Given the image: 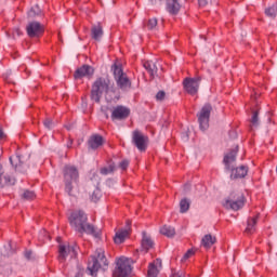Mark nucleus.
Here are the masks:
<instances>
[{
  "label": "nucleus",
  "mask_w": 277,
  "mask_h": 277,
  "mask_svg": "<svg viewBox=\"0 0 277 277\" xmlns=\"http://www.w3.org/2000/svg\"><path fill=\"white\" fill-rule=\"evenodd\" d=\"M69 223L78 233H87L93 235L96 239L101 237V232L96 230L93 225L88 223V215L82 210L74 211L69 216Z\"/></svg>",
  "instance_id": "obj_1"
},
{
  "label": "nucleus",
  "mask_w": 277,
  "mask_h": 277,
  "mask_svg": "<svg viewBox=\"0 0 277 277\" xmlns=\"http://www.w3.org/2000/svg\"><path fill=\"white\" fill-rule=\"evenodd\" d=\"M63 174L65 192H67L68 196H77L79 194V170L75 166L67 164L64 167Z\"/></svg>",
  "instance_id": "obj_2"
},
{
  "label": "nucleus",
  "mask_w": 277,
  "mask_h": 277,
  "mask_svg": "<svg viewBox=\"0 0 277 277\" xmlns=\"http://www.w3.org/2000/svg\"><path fill=\"white\" fill-rule=\"evenodd\" d=\"M237 151H238L237 147L235 149H232L229 153H227L224 156V159H223L225 169L232 171V174H230L232 180L246 179V176H248V167L240 166L237 168H233V164L235 163V161H237Z\"/></svg>",
  "instance_id": "obj_3"
},
{
  "label": "nucleus",
  "mask_w": 277,
  "mask_h": 277,
  "mask_svg": "<svg viewBox=\"0 0 277 277\" xmlns=\"http://www.w3.org/2000/svg\"><path fill=\"white\" fill-rule=\"evenodd\" d=\"M113 84L111 80L107 77H100L92 84L91 89V101L94 103H101V98L103 95L109 94V90H111Z\"/></svg>",
  "instance_id": "obj_4"
},
{
  "label": "nucleus",
  "mask_w": 277,
  "mask_h": 277,
  "mask_svg": "<svg viewBox=\"0 0 277 277\" xmlns=\"http://www.w3.org/2000/svg\"><path fill=\"white\" fill-rule=\"evenodd\" d=\"M109 265V262L107 261V258L105 256V250L97 249L95 251V254L91 256L88 263V271L91 276H96L98 273V269H107Z\"/></svg>",
  "instance_id": "obj_5"
},
{
  "label": "nucleus",
  "mask_w": 277,
  "mask_h": 277,
  "mask_svg": "<svg viewBox=\"0 0 277 277\" xmlns=\"http://www.w3.org/2000/svg\"><path fill=\"white\" fill-rule=\"evenodd\" d=\"M113 72L117 88L121 90V92H129L132 88V82L127 72L122 70V66L115 64L113 66Z\"/></svg>",
  "instance_id": "obj_6"
},
{
  "label": "nucleus",
  "mask_w": 277,
  "mask_h": 277,
  "mask_svg": "<svg viewBox=\"0 0 277 277\" xmlns=\"http://www.w3.org/2000/svg\"><path fill=\"white\" fill-rule=\"evenodd\" d=\"M133 272L131 266V259L121 256L116 261V267L113 272L114 277H129Z\"/></svg>",
  "instance_id": "obj_7"
},
{
  "label": "nucleus",
  "mask_w": 277,
  "mask_h": 277,
  "mask_svg": "<svg viewBox=\"0 0 277 277\" xmlns=\"http://www.w3.org/2000/svg\"><path fill=\"white\" fill-rule=\"evenodd\" d=\"M245 205L246 196H243L242 193H232L223 202V207L232 211H239V209H243Z\"/></svg>",
  "instance_id": "obj_8"
},
{
  "label": "nucleus",
  "mask_w": 277,
  "mask_h": 277,
  "mask_svg": "<svg viewBox=\"0 0 277 277\" xmlns=\"http://www.w3.org/2000/svg\"><path fill=\"white\" fill-rule=\"evenodd\" d=\"M211 111H213V107L211 104H205L200 111L197 114L199 129L201 131H207L209 129V120L211 118Z\"/></svg>",
  "instance_id": "obj_9"
},
{
  "label": "nucleus",
  "mask_w": 277,
  "mask_h": 277,
  "mask_svg": "<svg viewBox=\"0 0 277 277\" xmlns=\"http://www.w3.org/2000/svg\"><path fill=\"white\" fill-rule=\"evenodd\" d=\"M132 144L137 148V150L144 153L146 151V148H148V136L140 130H134L132 132Z\"/></svg>",
  "instance_id": "obj_10"
},
{
  "label": "nucleus",
  "mask_w": 277,
  "mask_h": 277,
  "mask_svg": "<svg viewBox=\"0 0 277 277\" xmlns=\"http://www.w3.org/2000/svg\"><path fill=\"white\" fill-rule=\"evenodd\" d=\"M200 81H202V78L200 77L185 78L183 81L185 92H187V94H190L192 96L198 94V89L200 88Z\"/></svg>",
  "instance_id": "obj_11"
},
{
  "label": "nucleus",
  "mask_w": 277,
  "mask_h": 277,
  "mask_svg": "<svg viewBox=\"0 0 277 277\" xmlns=\"http://www.w3.org/2000/svg\"><path fill=\"white\" fill-rule=\"evenodd\" d=\"M29 38H40L44 34V26L40 22H30L26 27Z\"/></svg>",
  "instance_id": "obj_12"
},
{
  "label": "nucleus",
  "mask_w": 277,
  "mask_h": 277,
  "mask_svg": "<svg viewBox=\"0 0 277 277\" xmlns=\"http://www.w3.org/2000/svg\"><path fill=\"white\" fill-rule=\"evenodd\" d=\"M131 110L124 106H117L111 110V120H126L129 118Z\"/></svg>",
  "instance_id": "obj_13"
},
{
  "label": "nucleus",
  "mask_w": 277,
  "mask_h": 277,
  "mask_svg": "<svg viewBox=\"0 0 277 277\" xmlns=\"http://www.w3.org/2000/svg\"><path fill=\"white\" fill-rule=\"evenodd\" d=\"M77 256V250L74 249V247H66L64 245H60L58 247V261L64 262L66 261L67 256Z\"/></svg>",
  "instance_id": "obj_14"
},
{
  "label": "nucleus",
  "mask_w": 277,
  "mask_h": 277,
  "mask_svg": "<svg viewBox=\"0 0 277 277\" xmlns=\"http://www.w3.org/2000/svg\"><path fill=\"white\" fill-rule=\"evenodd\" d=\"M131 233V221H127V225L124 229H120L119 232L116 233L114 241L117 245L124 243V239L129 237Z\"/></svg>",
  "instance_id": "obj_15"
},
{
  "label": "nucleus",
  "mask_w": 277,
  "mask_h": 277,
  "mask_svg": "<svg viewBox=\"0 0 277 277\" xmlns=\"http://www.w3.org/2000/svg\"><path fill=\"white\" fill-rule=\"evenodd\" d=\"M94 75V67L90 65H82L74 74V79H83V77H92Z\"/></svg>",
  "instance_id": "obj_16"
},
{
  "label": "nucleus",
  "mask_w": 277,
  "mask_h": 277,
  "mask_svg": "<svg viewBox=\"0 0 277 277\" xmlns=\"http://www.w3.org/2000/svg\"><path fill=\"white\" fill-rule=\"evenodd\" d=\"M103 144H105V140L103 138V136L101 134H93L90 136V138L88 141V146L92 150H96L97 148H101V146H103Z\"/></svg>",
  "instance_id": "obj_17"
},
{
  "label": "nucleus",
  "mask_w": 277,
  "mask_h": 277,
  "mask_svg": "<svg viewBox=\"0 0 277 277\" xmlns=\"http://www.w3.org/2000/svg\"><path fill=\"white\" fill-rule=\"evenodd\" d=\"M16 180L9 175L8 173L3 172V167L0 170V187H10V185H15Z\"/></svg>",
  "instance_id": "obj_18"
},
{
  "label": "nucleus",
  "mask_w": 277,
  "mask_h": 277,
  "mask_svg": "<svg viewBox=\"0 0 277 277\" xmlns=\"http://www.w3.org/2000/svg\"><path fill=\"white\" fill-rule=\"evenodd\" d=\"M181 0H167V11L169 14L176 15L181 12Z\"/></svg>",
  "instance_id": "obj_19"
},
{
  "label": "nucleus",
  "mask_w": 277,
  "mask_h": 277,
  "mask_svg": "<svg viewBox=\"0 0 277 277\" xmlns=\"http://www.w3.org/2000/svg\"><path fill=\"white\" fill-rule=\"evenodd\" d=\"M258 222H259V214H256L255 216L249 217L247 221V227L245 229V233H247V235H252V234L256 233V223Z\"/></svg>",
  "instance_id": "obj_20"
},
{
  "label": "nucleus",
  "mask_w": 277,
  "mask_h": 277,
  "mask_svg": "<svg viewBox=\"0 0 277 277\" xmlns=\"http://www.w3.org/2000/svg\"><path fill=\"white\" fill-rule=\"evenodd\" d=\"M91 38L97 42L103 38V24L97 23L91 27Z\"/></svg>",
  "instance_id": "obj_21"
},
{
  "label": "nucleus",
  "mask_w": 277,
  "mask_h": 277,
  "mask_svg": "<svg viewBox=\"0 0 277 277\" xmlns=\"http://www.w3.org/2000/svg\"><path fill=\"white\" fill-rule=\"evenodd\" d=\"M159 267H161V260L157 259L154 263L149 264L147 276L148 277L159 276Z\"/></svg>",
  "instance_id": "obj_22"
},
{
  "label": "nucleus",
  "mask_w": 277,
  "mask_h": 277,
  "mask_svg": "<svg viewBox=\"0 0 277 277\" xmlns=\"http://www.w3.org/2000/svg\"><path fill=\"white\" fill-rule=\"evenodd\" d=\"M143 238H142V248L143 250H145V252H148V250H150L151 248H154L155 242L153 241V239L150 238V236L146 235V232L142 233Z\"/></svg>",
  "instance_id": "obj_23"
},
{
  "label": "nucleus",
  "mask_w": 277,
  "mask_h": 277,
  "mask_svg": "<svg viewBox=\"0 0 277 277\" xmlns=\"http://www.w3.org/2000/svg\"><path fill=\"white\" fill-rule=\"evenodd\" d=\"M215 241H217L215 237L211 236V234H207L201 240V246H203L206 250H209V248H211V246H213Z\"/></svg>",
  "instance_id": "obj_24"
},
{
  "label": "nucleus",
  "mask_w": 277,
  "mask_h": 277,
  "mask_svg": "<svg viewBox=\"0 0 277 277\" xmlns=\"http://www.w3.org/2000/svg\"><path fill=\"white\" fill-rule=\"evenodd\" d=\"M143 66L146 68L147 72H149L150 77H155L157 75V65H155L153 61L144 62Z\"/></svg>",
  "instance_id": "obj_25"
},
{
  "label": "nucleus",
  "mask_w": 277,
  "mask_h": 277,
  "mask_svg": "<svg viewBox=\"0 0 277 277\" xmlns=\"http://www.w3.org/2000/svg\"><path fill=\"white\" fill-rule=\"evenodd\" d=\"M161 235L164 237H174L176 235V230L172 226L164 225L160 228Z\"/></svg>",
  "instance_id": "obj_26"
},
{
  "label": "nucleus",
  "mask_w": 277,
  "mask_h": 277,
  "mask_svg": "<svg viewBox=\"0 0 277 277\" xmlns=\"http://www.w3.org/2000/svg\"><path fill=\"white\" fill-rule=\"evenodd\" d=\"M192 201L189 199L184 198L180 201V213H187L189 211V207Z\"/></svg>",
  "instance_id": "obj_27"
},
{
  "label": "nucleus",
  "mask_w": 277,
  "mask_h": 277,
  "mask_svg": "<svg viewBox=\"0 0 277 277\" xmlns=\"http://www.w3.org/2000/svg\"><path fill=\"white\" fill-rule=\"evenodd\" d=\"M265 14L268 18H276L277 16V3H274L272 6L265 9Z\"/></svg>",
  "instance_id": "obj_28"
},
{
  "label": "nucleus",
  "mask_w": 277,
  "mask_h": 277,
  "mask_svg": "<svg viewBox=\"0 0 277 277\" xmlns=\"http://www.w3.org/2000/svg\"><path fill=\"white\" fill-rule=\"evenodd\" d=\"M40 14H42L40 6L35 5L28 11V18H36V16H40Z\"/></svg>",
  "instance_id": "obj_29"
},
{
  "label": "nucleus",
  "mask_w": 277,
  "mask_h": 277,
  "mask_svg": "<svg viewBox=\"0 0 277 277\" xmlns=\"http://www.w3.org/2000/svg\"><path fill=\"white\" fill-rule=\"evenodd\" d=\"M250 122H251V129H256V127H259V110L252 111V117Z\"/></svg>",
  "instance_id": "obj_30"
},
{
  "label": "nucleus",
  "mask_w": 277,
  "mask_h": 277,
  "mask_svg": "<svg viewBox=\"0 0 277 277\" xmlns=\"http://www.w3.org/2000/svg\"><path fill=\"white\" fill-rule=\"evenodd\" d=\"M115 170H116V166L109 164L108 167H104L101 169V174H103L104 176H107V174H111V172H114Z\"/></svg>",
  "instance_id": "obj_31"
},
{
  "label": "nucleus",
  "mask_w": 277,
  "mask_h": 277,
  "mask_svg": "<svg viewBox=\"0 0 277 277\" xmlns=\"http://www.w3.org/2000/svg\"><path fill=\"white\" fill-rule=\"evenodd\" d=\"M145 27H147L149 30L157 29V18H149L145 24Z\"/></svg>",
  "instance_id": "obj_32"
},
{
  "label": "nucleus",
  "mask_w": 277,
  "mask_h": 277,
  "mask_svg": "<svg viewBox=\"0 0 277 277\" xmlns=\"http://www.w3.org/2000/svg\"><path fill=\"white\" fill-rule=\"evenodd\" d=\"M22 198H24V200H35L36 193L31 190H25L24 194L22 195Z\"/></svg>",
  "instance_id": "obj_33"
},
{
  "label": "nucleus",
  "mask_w": 277,
  "mask_h": 277,
  "mask_svg": "<svg viewBox=\"0 0 277 277\" xmlns=\"http://www.w3.org/2000/svg\"><path fill=\"white\" fill-rule=\"evenodd\" d=\"M101 111H102V114H104L105 118H109V113L108 111H114V109H110L107 106H102Z\"/></svg>",
  "instance_id": "obj_34"
},
{
  "label": "nucleus",
  "mask_w": 277,
  "mask_h": 277,
  "mask_svg": "<svg viewBox=\"0 0 277 277\" xmlns=\"http://www.w3.org/2000/svg\"><path fill=\"white\" fill-rule=\"evenodd\" d=\"M101 192L98 189L94 190L93 194L91 195V200L92 202H98V196Z\"/></svg>",
  "instance_id": "obj_35"
},
{
  "label": "nucleus",
  "mask_w": 277,
  "mask_h": 277,
  "mask_svg": "<svg viewBox=\"0 0 277 277\" xmlns=\"http://www.w3.org/2000/svg\"><path fill=\"white\" fill-rule=\"evenodd\" d=\"M156 100H157V101H164V100H166V91H159V92L156 94Z\"/></svg>",
  "instance_id": "obj_36"
},
{
  "label": "nucleus",
  "mask_w": 277,
  "mask_h": 277,
  "mask_svg": "<svg viewBox=\"0 0 277 277\" xmlns=\"http://www.w3.org/2000/svg\"><path fill=\"white\" fill-rule=\"evenodd\" d=\"M43 126L45 127V129H53V120H51L50 118L45 119L43 121Z\"/></svg>",
  "instance_id": "obj_37"
},
{
  "label": "nucleus",
  "mask_w": 277,
  "mask_h": 277,
  "mask_svg": "<svg viewBox=\"0 0 277 277\" xmlns=\"http://www.w3.org/2000/svg\"><path fill=\"white\" fill-rule=\"evenodd\" d=\"M199 8H206V5H209L212 0H197Z\"/></svg>",
  "instance_id": "obj_38"
},
{
  "label": "nucleus",
  "mask_w": 277,
  "mask_h": 277,
  "mask_svg": "<svg viewBox=\"0 0 277 277\" xmlns=\"http://www.w3.org/2000/svg\"><path fill=\"white\" fill-rule=\"evenodd\" d=\"M190 256H194V250L189 249L183 256V261H187V259H190Z\"/></svg>",
  "instance_id": "obj_39"
},
{
  "label": "nucleus",
  "mask_w": 277,
  "mask_h": 277,
  "mask_svg": "<svg viewBox=\"0 0 277 277\" xmlns=\"http://www.w3.org/2000/svg\"><path fill=\"white\" fill-rule=\"evenodd\" d=\"M119 168H121V170H127V168H129V160H122L119 163Z\"/></svg>",
  "instance_id": "obj_40"
},
{
  "label": "nucleus",
  "mask_w": 277,
  "mask_h": 277,
  "mask_svg": "<svg viewBox=\"0 0 277 277\" xmlns=\"http://www.w3.org/2000/svg\"><path fill=\"white\" fill-rule=\"evenodd\" d=\"M171 277H185V274H183V272H174L172 273Z\"/></svg>",
  "instance_id": "obj_41"
},
{
  "label": "nucleus",
  "mask_w": 277,
  "mask_h": 277,
  "mask_svg": "<svg viewBox=\"0 0 277 277\" xmlns=\"http://www.w3.org/2000/svg\"><path fill=\"white\" fill-rule=\"evenodd\" d=\"M0 140H5V132L0 128Z\"/></svg>",
  "instance_id": "obj_42"
},
{
  "label": "nucleus",
  "mask_w": 277,
  "mask_h": 277,
  "mask_svg": "<svg viewBox=\"0 0 277 277\" xmlns=\"http://www.w3.org/2000/svg\"><path fill=\"white\" fill-rule=\"evenodd\" d=\"M31 254H32L31 251H26L25 252V256L28 259V261L31 260Z\"/></svg>",
  "instance_id": "obj_43"
},
{
  "label": "nucleus",
  "mask_w": 277,
  "mask_h": 277,
  "mask_svg": "<svg viewBox=\"0 0 277 277\" xmlns=\"http://www.w3.org/2000/svg\"><path fill=\"white\" fill-rule=\"evenodd\" d=\"M190 185L189 184H186L185 186H184V192H189V189H190Z\"/></svg>",
  "instance_id": "obj_44"
},
{
  "label": "nucleus",
  "mask_w": 277,
  "mask_h": 277,
  "mask_svg": "<svg viewBox=\"0 0 277 277\" xmlns=\"http://www.w3.org/2000/svg\"><path fill=\"white\" fill-rule=\"evenodd\" d=\"M83 276V271H79L76 277H82Z\"/></svg>",
  "instance_id": "obj_45"
},
{
  "label": "nucleus",
  "mask_w": 277,
  "mask_h": 277,
  "mask_svg": "<svg viewBox=\"0 0 277 277\" xmlns=\"http://www.w3.org/2000/svg\"><path fill=\"white\" fill-rule=\"evenodd\" d=\"M68 148H70L72 146V140L69 141V143L67 144Z\"/></svg>",
  "instance_id": "obj_46"
},
{
  "label": "nucleus",
  "mask_w": 277,
  "mask_h": 277,
  "mask_svg": "<svg viewBox=\"0 0 277 277\" xmlns=\"http://www.w3.org/2000/svg\"><path fill=\"white\" fill-rule=\"evenodd\" d=\"M158 1H161V0H158ZM150 2H151L153 4H155V3H157V0H150Z\"/></svg>",
  "instance_id": "obj_47"
},
{
  "label": "nucleus",
  "mask_w": 277,
  "mask_h": 277,
  "mask_svg": "<svg viewBox=\"0 0 277 277\" xmlns=\"http://www.w3.org/2000/svg\"><path fill=\"white\" fill-rule=\"evenodd\" d=\"M57 241H58V243H60V241H62V238H61V237H57Z\"/></svg>",
  "instance_id": "obj_48"
},
{
  "label": "nucleus",
  "mask_w": 277,
  "mask_h": 277,
  "mask_svg": "<svg viewBox=\"0 0 277 277\" xmlns=\"http://www.w3.org/2000/svg\"><path fill=\"white\" fill-rule=\"evenodd\" d=\"M10 161H11L12 166H14V162L12 161V158H10Z\"/></svg>",
  "instance_id": "obj_49"
},
{
  "label": "nucleus",
  "mask_w": 277,
  "mask_h": 277,
  "mask_svg": "<svg viewBox=\"0 0 277 277\" xmlns=\"http://www.w3.org/2000/svg\"><path fill=\"white\" fill-rule=\"evenodd\" d=\"M1 168H3V166L0 164V170H1Z\"/></svg>",
  "instance_id": "obj_50"
}]
</instances>
